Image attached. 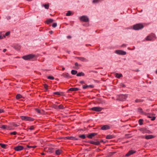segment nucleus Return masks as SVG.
<instances>
[{"mask_svg":"<svg viewBox=\"0 0 157 157\" xmlns=\"http://www.w3.org/2000/svg\"><path fill=\"white\" fill-rule=\"evenodd\" d=\"M79 89L78 88H71L69 89V91H75L79 90Z\"/></svg>","mask_w":157,"mask_h":157,"instance_id":"23","label":"nucleus"},{"mask_svg":"<svg viewBox=\"0 0 157 157\" xmlns=\"http://www.w3.org/2000/svg\"><path fill=\"white\" fill-rule=\"evenodd\" d=\"M57 24L56 23H54L52 25V26L53 27L55 28L56 27Z\"/></svg>","mask_w":157,"mask_h":157,"instance_id":"45","label":"nucleus"},{"mask_svg":"<svg viewBox=\"0 0 157 157\" xmlns=\"http://www.w3.org/2000/svg\"><path fill=\"white\" fill-rule=\"evenodd\" d=\"M36 147V146H32V148H35Z\"/></svg>","mask_w":157,"mask_h":157,"instance_id":"61","label":"nucleus"},{"mask_svg":"<svg viewBox=\"0 0 157 157\" xmlns=\"http://www.w3.org/2000/svg\"><path fill=\"white\" fill-rule=\"evenodd\" d=\"M29 129L30 130H33L34 129V126H31L30 128H29Z\"/></svg>","mask_w":157,"mask_h":157,"instance_id":"49","label":"nucleus"},{"mask_svg":"<svg viewBox=\"0 0 157 157\" xmlns=\"http://www.w3.org/2000/svg\"><path fill=\"white\" fill-rule=\"evenodd\" d=\"M7 145H6L5 144H2V143H0V146H1V147L3 148H5L6 147Z\"/></svg>","mask_w":157,"mask_h":157,"instance_id":"37","label":"nucleus"},{"mask_svg":"<svg viewBox=\"0 0 157 157\" xmlns=\"http://www.w3.org/2000/svg\"><path fill=\"white\" fill-rule=\"evenodd\" d=\"M115 152H110L109 153V155L110 156L112 155L113 154H114V153H115Z\"/></svg>","mask_w":157,"mask_h":157,"instance_id":"46","label":"nucleus"},{"mask_svg":"<svg viewBox=\"0 0 157 157\" xmlns=\"http://www.w3.org/2000/svg\"><path fill=\"white\" fill-rule=\"evenodd\" d=\"M10 34V32L8 31L6 32L5 34H4V37L5 38L6 36H9Z\"/></svg>","mask_w":157,"mask_h":157,"instance_id":"36","label":"nucleus"},{"mask_svg":"<svg viewBox=\"0 0 157 157\" xmlns=\"http://www.w3.org/2000/svg\"><path fill=\"white\" fill-rule=\"evenodd\" d=\"M53 21V20L52 19H49L46 21V22L47 24L52 23Z\"/></svg>","mask_w":157,"mask_h":157,"instance_id":"26","label":"nucleus"},{"mask_svg":"<svg viewBox=\"0 0 157 157\" xmlns=\"http://www.w3.org/2000/svg\"><path fill=\"white\" fill-rule=\"evenodd\" d=\"M119 97L121 98H130V96L128 94H121Z\"/></svg>","mask_w":157,"mask_h":157,"instance_id":"19","label":"nucleus"},{"mask_svg":"<svg viewBox=\"0 0 157 157\" xmlns=\"http://www.w3.org/2000/svg\"><path fill=\"white\" fill-rule=\"evenodd\" d=\"M65 139H66L67 140H79V138L76 137L72 136H67L65 137Z\"/></svg>","mask_w":157,"mask_h":157,"instance_id":"7","label":"nucleus"},{"mask_svg":"<svg viewBox=\"0 0 157 157\" xmlns=\"http://www.w3.org/2000/svg\"><path fill=\"white\" fill-rule=\"evenodd\" d=\"M120 85L121 86H122L123 87H125V85L123 83H121L120 84Z\"/></svg>","mask_w":157,"mask_h":157,"instance_id":"47","label":"nucleus"},{"mask_svg":"<svg viewBox=\"0 0 157 157\" xmlns=\"http://www.w3.org/2000/svg\"><path fill=\"white\" fill-rule=\"evenodd\" d=\"M12 125L13 126H14V127H17V126H19V124H16L15 123H13V124H12Z\"/></svg>","mask_w":157,"mask_h":157,"instance_id":"42","label":"nucleus"},{"mask_svg":"<svg viewBox=\"0 0 157 157\" xmlns=\"http://www.w3.org/2000/svg\"><path fill=\"white\" fill-rule=\"evenodd\" d=\"M97 102L99 104H103L105 103V102L102 100L101 99H97Z\"/></svg>","mask_w":157,"mask_h":157,"instance_id":"20","label":"nucleus"},{"mask_svg":"<svg viewBox=\"0 0 157 157\" xmlns=\"http://www.w3.org/2000/svg\"><path fill=\"white\" fill-rule=\"evenodd\" d=\"M137 111L139 113L141 114L145 115L146 114V113L144 112V111H143L142 109L141 108H139L138 109Z\"/></svg>","mask_w":157,"mask_h":157,"instance_id":"21","label":"nucleus"},{"mask_svg":"<svg viewBox=\"0 0 157 157\" xmlns=\"http://www.w3.org/2000/svg\"><path fill=\"white\" fill-rule=\"evenodd\" d=\"M97 135V133H90L89 135L87 136V137L91 139L95 136Z\"/></svg>","mask_w":157,"mask_h":157,"instance_id":"16","label":"nucleus"},{"mask_svg":"<svg viewBox=\"0 0 157 157\" xmlns=\"http://www.w3.org/2000/svg\"><path fill=\"white\" fill-rule=\"evenodd\" d=\"M4 38V32H0V39H2Z\"/></svg>","mask_w":157,"mask_h":157,"instance_id":"29","label":"nucleus"},{"mask_svg":"<svg viewBox=\"0 0 157 157\" xmlns=\"http://www.w3.org/2000/svg\"><path fill=\"white\" fill-rule=\"evenodd\" d=\"M24 147L21 146H17L14 148V149L17 151H19L25 149Z\"/></svg>","mask_w":157,"mask_h":157,"instance_id":"8","label":"nucleus"},{"mask_svg":"<svg viewBox=\"0 0 157 157\" xmlns=\"http://www.w3.org/2000/svg\"><path fill=\"white\" fill-rule=\"evenodd\" d=\"M4 112V111L3 109H0V113H2Z\"/></svg>","mask_w":157,"mask_h":157,"instance_id":"52","label":"nucleus"},{"mask_svg":"<svg viewBox=\"0 0 157 157\" xmlns=\"http://www.w3.org/2000/svg\"><path fill=\"white\" fill-rule=\"evenodd\" d=\"M110 129V127L108 125H104L101 128V129L102 130H106Z\"/></svg>","mask_w":157,"mask_h":157,"instance_id":"18","label":"nucleus"},{"mask_svg":"<svg viewBox=\"0 0 157 157\" xmlns=\"http://www.w3.org/2000/svg\"><path fill=\"white\" fill-rule=\"evenodd\" d=\"M75 67H74V68L78 69L79 68L78 67V66H80V65H79L77 63H75Z\"/></svg>","mask_w":157,"mask_h":157,"instance_id":"32","label":"nucleus"},{"mask_svg":"<svg viewBox=\"0 0 157 157\" xmlns=\"http://www.w3.org/2000/svg\"><path fill=\"white\" fill-rule=\"evenodd\" d=\"M154 136L152 135H148L145 136H142V138H145L146 139H149L153 138Z\"/></svg>","mask_w":157,"mask_h":157,"instance_id":"11","label":"nucleus"},{"mask_svg":"<svg viewBox=\"0 0 157 157\" xmlns=\"http://www.w3.org/2000/svg\"><path fill=\"white\" fill-rule=\"evenodd\" d=\"M77 58L80 61L83 62H86L88 60L85 58L83 57H77Z\"/></svg>","mask_w":157,"mask_h":157,"instance_id":"17","label":"nucleus"},{"mask_svg":"<svg viewBox=\"0 0 157 157\" xmlns=\"http://www.w3.org/2000/svg\"><path fill=\"white\" fill-rule=\"evenodd\" d=\"M89 143L91 144L96 145H98L100 144V142L99 141L95 142L93 141H89Z\"/></svg>","mask_w":157,"mask_h":157,"instance_id":"15","label":"nucleus"},{"mask_svg":"<svg viewBox=\"0 0 157 157\" xmlns=\"http://www.w3.org/2000/svg\"><path fill=\"white\" fill-rule=\"evenodd\" d=\"M0 128L4 130H10L11 129L10 126L6 125H2L1 127H0Z\"/></svg>","mask_w":157,"mask_h":157,"instance_id":"10","label":"nucleus"},{"mask_svg":"<svg viewBox=\"0 0 157 157\" xmlns=\"http://www.w3.org/2000/svg\"><path fill=\"white\" fill-rule=\"evenodd\" d=\"M114 52L115 53L120 55H124L126 54V52L121 50H116Z\"/></svg>","mask_w":157,"mask_h":157,"instance_id":"5","label":"nucleus"},{"mask_svg":"<svg viewBox=\"0 0 157 157\" xmlns=\"http://www.w3.org/2000/svg\"><path fill=\"white\" fill-rule=\"evenodd\" d=\"M144 27V26L142 24L139 23L134 25L132 26V28L134 30H136L142 29Z\"/></svg>","mask_w":157,"mask_h":157,"instance_id":"1","label":"nucleus"},{"mask_svg":"<svg viewBox=\"0 0 157 157\" xmlns=\"http://www.w3.org/2000/svg\"><path fill=\"white\" fill-rule=\"evenodd\" d=\"M27 146L29 148H32V146H29V145H27Z\"/></svg>","mask_w":157,"mask_h":157,"instance_id":"57","label":"nucleus"},{"mask_svg":"<svg viewBox=\"0 0 157 157\" xmlns=\"http://www.w3.org/2000/svg\"><path fill=\"white\" fill-rule=\"evenodd\" d=\"M156 118V117H152V118L151 119V121H154V120H155Z\"/></svg>","mask_w":157,"mask_h":157,"instance_id":"51","label":"nucleus"},{"mask_svg":"<svg viewBox=\"0 0 157 157\" xmlns=\"http://www.w3.org/2000/svg\"><path fill=\"white\" fill-rule=\"evenodd\" d=\"M17 133L16 132H11L10 133L11 135H16L17 134Z\"/></svg>","mask_w":157,"mask_h":157,"instance_id":"44","label":"nucleus"},{"mask_svg":"<svg viewBox=\"0 0 157 157\" xmlns=\"http://www.w3.org/2000/svg\"><path fill=\"white\" fill-rule=\"evenodd\" d=\"M24 98L22 95L20 94H17L16 96V98Z\"/></svg>","mask_w":157,"mask_h":157,"instance_id":"39","label":"nucleus"},{"mask_svg":"<svg viewBox=\"0 0 157 157\" xmlns=\"http://www.w3.org/2000/svg\"><path fill=\"white\" fill-rule=\"evenodd\" d=\"M21 119L25 121H33L34 119L31 117L27 116H20Z\"/></svg>","mask_w":157,"mask_h":157,"instance_id":"4","label":"nucleus"},{"mask_svg":"<svg viewBox=\"0 0 157 157\" xmlns=\"http://www.w3.org/2000/svg\"><path fill=\"white\" fill-rule=\"evenodd\" d=\"M115 75L116 77L117 78H120L122 77V75L121 74H118V73H116L115 74Z\"/></svg>","mask_w":157,"mask_h":157,"instance_id":"24","label":"nucleus"},{"mask_svg":"<svg viewBox=\"0 0 157 157\" xmlns=\"http://www.w3.org/2000/svg\"><path fill=\"white\" fill-rule=\"evenodd\" d=\"M79 137L84 139L86 138V136L85 134L80 135L79 136Z\"/></svg>","mask_w":157,"mask_h":157,"instance_id":"30","label":"nucleus"},{"mask_svg":"<svg viewBox=\"0 0 157 157\" xmlns=\"http://www.w3.org/2000/svg\"><path fill=\"white\" fill-rule=\"evenodd\" d=\"M143 120L142 119H140L139 121V124L140 125H141L143 124Z\"/></svg>","mask_w":157,"mask_h":157,"instance_id":"38","label":"nucleus"},{"mask_svg":"<svg viewBox=\"0 0 157 157\" xmlns=\"http://www.w3.org/2000/svg\"><path fill=\"white\" fill-rule=\"evenodd\" d=\"M36 111L38 113H41L40 111V110L38 109H36Z\"/></svg>","mask_w":157,"mask_h":157,"instance_id":"48","label":"nucleus"},{"mask_svg":"<svg viewBox=\"0 0 157 157\" xmlns=\"http://www.w3.org/2000/svg\"><path fill=\"white\" fill-rule=\"evenodd\" d=\"M6 51V49H5L3 50V52H5Z\"/></svg>","mask_w":157,"mask_h":157,"instance_id":"60","label":"nucleus"},{"mask_svg":"<svg viewBox=\"0 0 157 157\" xmlns=\"http://www.w3.org/2000/svg\"><path fill=\"white\" fill-rule=\"evenodd\" d=\"M67 38L68 39L71 38V36H67Z\"/></svg>","mask_w":157,"mask_h":157,"instance_id":"58","label":"nucleus"},{"mask_svg":"<svg viewBox=\"0 0 157 157\" xmlns=\"http://www.w3.org/2000/svg\"><path fill=\"white\" fill-rule=\"evenodd\" d=\"M80 83L81 84H84L85 83L83 81H80Z\"/></svg>","mask_w":157,"mask_h":157,"instance_id":"54","label":"nucleus"},{"mask_svg":"<svg viewBox=\"0 0 157 157\" xmlns=\"http://www.w3.org/2000/svg\"><path fill=\"white\" fill-rule=\"evenodd\" d=\"M71 74L73 75H76L77 73V71L75 70H72L71 71Z\"/></svg>","mask_w":157,"mask_h":157,"instance_id":"31","label":"nucleus"},{"mask_svg":"<svg viewBox=\"0 0 157 157\" xmlns=\"http://www.w3.org/2000/svg\"><path fill=\"white\" fill-rule=\"evenodd\" d=\"M72 14H72L70 11H68L67 13L66 14V15L67 16H70Z\"/></svg>","mask_w":157,"mask_h":157,"instance_id":"35","label":"nucleus"},{"mask_svg":"<svg viewBox=\"0 0 157 157\" xmlns=\"http://www.w3.org/2000/svg\"><path fill=\"white\" fill-rule=\"evenodd\" d=\"M94 87V86L93 85H83L82 86V88L84 89H86L88 88H93Z\"/></svg>","mask_w":157,"mask_h":157,"instance_id":"12","label":"nucleus"},{"mask_svg":"<svg viewBox=\"0 0 157 157\" xmlns=\"http://www.w3.org/2000/svg\"><path fill=\"white\" fill-rule=\"evenodd\" d=\"M65 107H64L63 105H60L58 106V109H64Z\"/></svg>","mask_w":157,"mask_h":157,"instance_id":"27","label":"nucleus"},{"mask_svg":"<svg viewBox=\"0 0 157 157\" xmlns=\"http://www.w3.org/2000/svg\"><path fill=\"white\" fill-rule=\"evenodd\" d=\"M48 78L49 79H51V80H53L54 79V77H53V76H49L48 77Z\"/></svg>","mask_w":157,"mask_h":157,"instance_id":"43","label":"nucleus"},{"mask_svg":"<svg viewBox=\"0 0 157 157\" xmlns=\"http://www.w3.org/2000/svg\"><path fill=\"white\" fill-rule=\"evenodd\" d=\"M102 109V108L99 107H94L91 109L92 110L98 112L101 111Z\"/></svg>","mask_w":157,"mask_h":157,"instance_id":"9","label":"nucleus"},{"mask_svg":"<svg viewBox=\"0 0 157 157\" xmlns=\"http://www.w3.org/2000/svg\"><path fill=\"white\" fill-rule=\"evenodd\" d=\"M52 107L55 108V109H58V106L56 105V104H53L52 105Z\"/></svg>","mask_w":157,"mask_h":157,"instance_id":"41","label":"nucleus"},{"mask_svg":"<svg viewBox=\"0 0 157 157\" xmlns=\"http://www.w3.org/2000/svg\"><path fill=\"white\" fill-rule=\"evenodd\" d=\"M113 138V136L111 135H108L106 136V139H111Z\"/></svg>","mask_w":157,"mask_h":157,"instance_id":"33","label":"nucleus"},{"mask_svg":"<svg viewBox=\"0 0 157 157\" xmlns=\"http://www.w3.org/2000/svg\"><path fill=\"white\" fill-rule=\"evenodd\" d=\"M36 55L33 54H30L28 55L23 56L22 59L25 60H28L31 59L35 57Z\"/></svg>","mask_w":157,"mask_h":157,"instance_id":"3","label":"nucleus"},{"mask_svg":"<svg viewBox=\"0 0 157 157\" xmlns=\"http://www.w3.org/2000/svg\"><path fill=\"white\" fill-rule=\"evenodd\" d=\"M79 19L81 21L83 22H87L89 21V18L87 16L85 15L80 17Z\"/></svg>","mask_w":157,"mask_h":157,"instance_id":"6","label":"nucleus"},{"mask_svg":"<svg viewBox=\"0 0 157 157\" xmlns=\"http://www.w3.org/2000/svg\"><path fill=\"white\" fill-rule=\"evenodd\" d=\"M156 38V36L155 34L151 33L147 36L146 38L147 40L153 41Z\"/></svg>","mask_w":157,"mask_h":157,"instance_id":"2","label":"nucleus"},{"mask_svg":"<svg viewBox=\"0 0 157 157\" xmlns=\"http://www.w3.org/2000/svg\"><path fill=\"white\" fill-rule=\"evenodd\" d=\"M144 130L143 131L145 132H148L147 131V130H146V129H144Z\"/></svg>","mask_w":157,"mask_h":157,"instance_id":"56","label":"nucleus"},{"mask_svg":"<svg viewBox=\"0 0 157 157\" xmlns=\"http://www.w3.org/2000/svg\"><path fill=\"white\" fill-rule=\"evenodd\" d=\"M41 155H44V153H41Z\"/></svg>","mask_w":157,"mask_h":157,"instance_id":"64","label":"nucleus"},{"mask_svg":"<svg viewBox=\"0 0 157 157\" xmlns=\"http://www.w3.org/2000/svg\"><path fill=\"white\" fill-rule=\"evenodd\" d=\"M42 6H44L45 9H48L49 8V5L48 4H47L43 5Z\"/></svg>","mask_w":157,"mask_h":157,"instance_id":"34","label":"nucleus"},{"mask_svg":"<svg viewBox=\"0 0 157 157\" xmlns=\"http://www.w3.org/2000/svg\"><path fill=\"white\" fill-rule=\"evenodd\" d=\"M117 100L120 101H123V99H121V98L117 99Z\"/></svg>","mask_w":157,"mask_h":157,"instance_id":"55","label":"nucleus"},{"mask_svg":"<svg viewBox=\"0 0 157 157\" xmlns=\"http://www.w3.org/2000/svg\"><path fill=\"white\" fill-rule=\"evenodd\" d=\"M54 94L58 95V96L56 97H59L60 96L63 95V93L61 92H56L54 93Z\"/></svg>","mask_w":157,"mask_h":157,"instance_id":"22","label":"nucleus"},{"mask_svg":"<svg viewBox=\"0 0 157 157\" xmlns=\"http://www.w3.org/2000/svg\"><path fill=\"white\" fill-rule=\"evenodd\" d=\"M61 76H63V77L66 78L67 79L70 78H71V77L69 75V74L68 73H63L61 75Z\"/></svg>","mask_w":157,"mask_h":157,"instance_id":"13","label":"nucleus"},{"mask_svg":"<svg viewBox=\"0 0 157 157\" xmlns=\"http://www.w3.org/2000/svg\"><path fill=\"white\" fill-rule=\"evenodd\" d=\"M65 69V68L64 67L62 68V70L64 71Z\"/></svg>","mask_w":157,"mask_h":157,"instance_id":"62","label":"nucleus"},{"mask_svg":"<svg viewBox=\"0 0 157 157\" xmlns=\"http://www.w3.org/2000/svg\"><path fill=\"white\" fill-rule=\"evenodd\" d=\"M84 74L82 72L79 73L77 74V76H84Z\"/></svg>","mask_w":157,"mask_h":157,"instance_id":"28","label":"nucleus"},{"mask_svg":"<svg viewBox=\"0 0 157 157\" xmlns=\"http://www.w3.org/2000/svg\"><path fill=\"white\" fill-rule=\"evenodd\" d=\"M100 142V143L101 142H103V140H101L100 141H99Z\"/></svg>","mask_w":157,"mask_h":157,"instance_id":"63","label":"nucleus"},{"mask_svg":"<svg viewBox=\"0 0 157 157\" xmlns=\"http://www.w3.org/2000/svg\"><path fill=\"white\" fill-rule=\"evenodd\" d=\"M136 151L134 150H131L129 151L125 155L126 156H128L135 153Z\"/></svg>","mask_w":157,"mask_h":157,"instance_id":"14","label":"nucleus"},{"mask_svg":"<svg viewBox=\"0 0 157 157\" xmlns=\"http://www.w3.org/2000/svg\"><path fill=\"white\" fill-rule=\"evenodd\" d=\"M44 87L46 89H47L48 88V86L47 84H44Z\"/></svg>","mask_w":157,"mask_h":157,"instance_id":"53","label":"nucleus"},{"mask_svg":"<svg viewBox=\"0 0 157 157\" xmlns=\"http://www.w3.org/2000/svg\"><path fill=\"white\" fill-rule=\"evenodd\" d=\"M62 152V151L60 149L56 150V155H59Z\"/></svg>","mask_w":157,"mask_h":157,"instance_id":"25","label":"nucleus"},{"mask_svg":"<svg viewBox=\"0 0 157 157\" xmlns=\"http://www.w3.org/2000/svg\"><path fill=\"white\" fill-rule=\"evenodd\" d=\"M126 44H123L121 46V47H126Z\"/></svg>","mask_w":157,"mask_h":157,"instance_id":"50","label":"nucleus"},{"mask_svg":"<svg viewBox=\"0 0 157 157\" xmlns=\"http://www.w3.org/2000/svg\"><path fill=\"white\" fill-rule=\"evenodd\" d=\"M49 33L51 34H52L53 33V32L52 31H50L49 32Z\"/></svg>","mask_w":157,"mask_h":157,"instance_id":"59","label":"nucleus"},{"mask_svg":"<svg viewBox=\"0 0 157 157\" xmlns=\"http://www.w3.org/2000/svg\"><path fill=\"white\" fill-rule=\"evenodd\" d=\"M135 101L136 102H142L143 101V100L140 99H137Z\"/></svg>","mask_w":157,"mask_h":157,"instance_id":"40","label":"nucleus"}]
</instances>
